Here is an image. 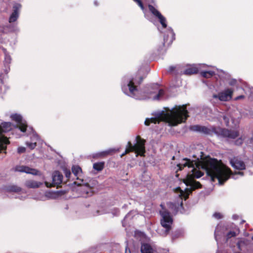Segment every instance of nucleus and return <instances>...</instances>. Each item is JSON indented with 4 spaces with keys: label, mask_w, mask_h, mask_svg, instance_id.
Here are the masks:
<instances>
[{
    "label": "nucleus",
    "mask_w": 253,
    "mask_h": 253,
    "mask_svg": "<svg viewBox=\"0 0 253 253\" xmlns=\"http://www.w3.org/2000/svg\"><path fill=\"white\" fill-rule=\"evenodd\" d=\"M186 161L183 164H179L177 166L178 170H182L184 167L193 168L195 165L196 168L206 170L207 175L211 177L212 181L216 178L219 184L223 185L233 174L244 175L242 171L233 172L231 169L225 166L221 159H196L197 161H190L191 159H183Z\"/></svg>",
    "instance_id": "nucleus-1"
},
{
    "label": "nucleus",
    "mask_w": 253,
    "mask_h": 253,
    "mask_svg": "<svg viewBox=\"0 0 253 253\" xmlns=\"http://www.w3.org/2000/svg\"><path fill=\"white\" fill-rule=\"evenodd\" d=\"M154 116V118L146 119L144 122L146 126H149L151 123L159 124L161 122H165L169 123V126H175L185 122L189 117L186 105L175 106L170 113L162 111L155 114Z\"/></svg>",
    "instance_id": "nucleus-2"
},
{
    "label": "nucleus",
    "mask_w": 253,
    "mask_h": 253,
    "mask_svg": "<svg viewBox=\"0 0 253 253\" xmlns=\"http://www.w3.org/2000/svg\"><path fill=\"white\" fill-rule=\"evenodd\" d=\"M190 129L194 131L202 132L205 134L212 135L213 133L218 136L230 139H235L239 135V132L237 130L228 129L225 128L211 126L208 127L200 125H193L190 127Z\"/></svg>",
    "instance_id": "nucleus-3"
},
{
    "label": "nucleus",
    "mask_w": 253,
    "mask_h": 253,
    "mask_svg": "<svg viewBox=\"0 0 253 253\" xmlns=\"http://www.w3.org/2000/svg\"><path fill=\"white\" fill-rule=\"evenodd\" d=\"M135 143L132 144L130 141H128L126 146L125 151L120 154V157H123L126 154L131 152L134 153L136 157H145V143L146 140L142 138L140 135H137L135 137Z\"/></svg>",
    "instance_id": "nucleus-4"
},
{
    "label": "nucleus",
    "mask_w": 253,
    "mask_h": 253,
    "mask_svg": "<svg viewBox=\"0 0 253 253\" xmlns=\"http://www.w3.org/2000/svg\"><path fill=\"white\" fill-rule=\"evenodd\" d=\"M160 214L162 217L161 220L162 226L166 229L167 234L169 232L171 228V224L173 223V219L170 215V213L166 209L160 211Z\"/></svg>",
    "instance_id": "nucleus-5"
},
{
    "label": "nucleus",
    "mask_w": 253,
    "mask_h": 253,
    "mask_svg": "<svg viewBox=\"0 0 253 253\" xmlns=\"http://www.w3.org/2000/svg\"><path fill=\"white\" fill-rule=\"evenodd\" d=\"M143 80V77L137 76L130 80L127 84V86L132 96L135 95V92L138 91V86L142 83Z\"/></svg>",
    "instance_id": "nucleus-6"
},
{
    "label": "nucleus",
    "mask_w": 253,
    "mask_h": 253,
    "mask_svg": "<svg viewBox=\"0 0 253 253\" xmlns=\"http://www.w3.org/2000/svg\"><path fill=\"white\" fill-rule=\"evenodd\" d=\"M52 182L49 183L45 182V184L47 187H58L62 182L63 175L59 171H55L52 173Z\"/></svg>",
    "instance_id": "nucleus-7"
},
{
    "label": "nucleus",
    "mask_w": 253,
    "mask_h": 253,
    "mask_svg": "<svg viewBox=\"0 0 253 253\" xmlns=\"http://www.w3.org/2000/svg\"><path fill=\"white\" fill-rule=\"evenodd\" d=\"M233 89L232 88H227L224 91L220 92L218 94H213V98H218L221 101H227L230 100L233 95Z\"/></svg>",
    "instance_id": "nucleus-8"
},
{
    "label": "nucleus",
    "mask_w": 253,
    "mask_h": 253,
    "mask_svg": "<svg viewBox=\"0 0 253 253\" xmlns=\"http://www.w3.org/2000/svg\"><path fill=\"white\" fill-rule=\"evenodd\" d=\"M121 147H116L110 148L107 150L100 152L92 154V158H99L101 157H106L109 156H112L115 154L120 152Z\"/></svg>",
    "instance_id": "nucleus-9"
},
{
    "label": "nucleus",
    "mask_w": 253,
    "mask_h": 253,
    "mask_svg": "<svg viewBox=\"0 0 253 253\" xmlns=\"http://www.w3.org/2000/svg\"><path fill=\"white\" fill-rule=\"evenodd\" d=\"M175 40V34L172 30L169 32V34L165 35L164 37V42L159 45L158 48V51H162L164 50L165 44L169 45L171 44L173 40Z\"/></svg>",
    "instance_id": "nucleus-10"
},
{
    "label": "nucleus",
    "mask_w": 253,
    "mask_h": 253,
    "mask_svg": "<svg viewBox=\"0 0 253 253\" xmlns=\"http://www.w3.org/2000/svg\"><path fill=\"white\" fill-rule=\"evenodd\" d=\"M15 171L25 172L33 175H38L39 171L36 169L30 168L27 166H17L14 169Z\"/></svg>",
    "instance_id": "nucleus-11"
},
{
    "label": "nucleus",
    "mask_w": 253,
    "mask_h": 253,
    "mask_svg": "<svg viewBox=\"0 0 253 253\" xmlns=\"http://www.w3.org/2000/svg\"><path fill=\"white\" fill-rule=\"evenodd\" d=\"M21 8V5L19 3H15L13 6V12L9 18V22L12 23L15 22L19 17V11Z\"/></svg>",
    "instance_id": "nucleus-12"
},
{
    "label": "nucleus",
    "mask_w": 253,
    "mask_h": 253,
    "mask_svg": "<svg viewBox=\"0 0 253 253\" xmlns=\"http://www.w3.org/2000/svg\"><path fill=\"white\" fill-rule=\"evenodd\" d=\"M231 166L238 170H244L246 169V165L244 162L239 159H230Z\"/></svg>",
    "instance_id": "nucleus-13"
},
{
    "label": "nucleus",
    "mask_w": 253,
    "mask_h": 253,
    "mask_svg": "<svg viewBox=\"0 0 253 253\" xmlns=\"http://www.w3.org/2000/svg\"><path fill=\"white\" fill-rule=\"evenodd\" d=\"M140 252L141 253H154V250L150 244L143 243L141 244Z\"/></svg>",
    "instance_id": "nucleus-14"
},
{
    "label": "nucleus",
    "mask_w": 253,
    "mask_h": 253,
    "mask_svg": "<svg viewBox=\"0 0 253 253\" xmlns=\"http://www.w3.org/2000/svg\"><path fill=\"white\" fill-rule=\"evenodd\" d=\"M42 184V182L32 180H28L26 181L25 182V185L28 188H39Z\"/></svg>",
    "instance_id": "nucleus-15"
},
{
    "label": "nucleus",
    "mask_w": 253,
    "mask_h": 253,
    "mask_svg": "<svg viewBox=\"0 0 253 253\" xmlns=\"http://www.w3.org/2000/svg\"><path fill=\"white\" fill-rule=\"evenodd\" d=\"M186 185L190 186L192 191L197 189L202 188V185L200 182L196 180H189L187 182H185Z\"/></svg>",
    "instance_id": "nucleus-16"
},
{
    "label": "nucleus",
    "mask_w": 253,
    "mask_h": 253,
    "mask_svg": "<svg viewBox=\"0 0 253 253\" xmlns=\"http://www.w3.org/2000/svg\"><path fill=\"white\" fill-rule=\"evenodd\" d=\"M5 190L7 192L19 193L22 191V188L16 185H9L5 187Z\"/></svg>",
    "instance_id": "nucleus-17"
},
{
    "label": "nucleus",
    "mask_w": 253,
    "mask_h": 253,
    "mask_svg": "<svg viewBox=\"0 0 253 253\" xmlns=\"http://www.w3.org/2000/svg\"><path fill=\"white\" fill-rule=\"evenodd\" d=\"M9 143V141L6 137H3L0 139V153H6V145Z\"/></svg>",
    "instance_id": "nucleus-18"
},
{
    "label": "nucleus",
    "mask_w": 253,
    "mask_h": 253,
    "mask_svg": "<svg viewBox=\"0 0 253 253\" xmlns=\"http://www.w3.org/2000/svg\"><path fill=\"white\" fill-rule=\"evenodd\" d=\"M11 129V123L9 122H4L0 126V134L2 133L9 131Z\"/></svg>",
    "instance_id": "nucleus-19"
},
{
    "label": "nucleus",
    "mask_w": 253,
    "mask_h": 253,
    "mask_svg": "<svg viewBox=\"0 0 253 253\" xmlns=\"http://www.w3.org/2000/svg\"><path fill=\"white\" fill-rule=\"evenodd\" d=\"M198 72L199 69L197 67L192 66L185 69L184 71V73L187 75H191L193 74H197Z\"/></svg>",
    "instance_id": "nucleus-20"
},
{
    "label": "nucleus",
    "mask_w": 253,
    "mask_h": 253,
    "mask_svg": "<svg viewBox=\"0 0 253 253\" xmlns=\"http://www.w3.org/2000/svg\"><path fill=\"white\" fill-rule=\"evenodd\" d=\"M72 171L75 176L77 177V179H79L78 176H80L81 174L82 173V169L79 166H73L72 168Z\"/></svg>",
    "instance_id": "nucleus-21"
},
{
    "label": "nucleus",
    "mask_w": 253,
    "mask_h": 253,
    "mask_svg": "<svg viewBox=\"0 0 253 253\" xmlns=\"http://www.w3.org/2000/svg\"><path fill=\"white\" fill-rule=\"evenodd\" d=\"M222 119L224 120L226 126H229V116L223 113H221L218 116V119L219 120H220Z\"/></svg>",
    "instance_id": "nucleus-22"
},
{
    "label": "nucleus",
    "mask_w": 253,
    "mask_h": 253,
    "mask_svg": "<svg viewBox=\"0 0 253 253\" xmlns=\"http://www.w3.org/2000/svg\"><path fill=\"white\" fill-rule=\"evenodd\" d=\"M104 168V162L95 163L93 165V168L97 171L102 170Z\"/></svg>",
    "instance_id": "nucleus-23"
},
{
    "label": "nucleus",
    "mask_w": 253,
    "mask_h": 253,
    "mask_svg": "<svg viewBox=\"0 0 253 253\" xmlns=\"http://www.w3.org/2000/svg\"><path fill=\"white\" fill-rule=\"evenodd\" d=\"M148 8L149 11L157 18L161 15V13L156 9L153 5L151 4L148 5Z\"/></svg>",
    "instance_id": "nucleus-24"
},
{
    "label": "nucleus",
    "mask_w": 253,
    "mask_h": 253,
    "mask_svg": "<svg viewBox=\"0 0 253 253\" xmlns=\"http://www.w3.org/2000/svg\"><path fill=\"white\" fill-rule=\"evenodd\" d=\"M201 75L202 77L208 79L212 77L215 75L214 71H203L201 72Z\"/></svg>",
    "instance_id": "nucleus-25"
},
{
    "label": "nucleus",
    "mask_w": 253,
    "mask_h": 253,
    "mask_svg": "<svg viewBox=\"0 0 253 253\" xmlns=\"http://www.w3.org/2000/svg\"><path fill=\"white\" fill-rule=\"evenodd\" d=\"M85 187L87 188L86 190H84V192L85 193L86 196L89 197L91 196L93 194V188L89 186L88 183H86L85 185Z\"/></svg>",
    "instance_id": "nucleus-26"
},
{
    "label": "nucleus",
    "mask_w": 253,
    "mask_h": 253,
    "mask_svg": "<svg viewBox=\"0 0 253 253\" xmlns=\"http://www.w3.org/2000/svg\"><path fill=\"white\" fill-rule=\"evenodd\" d=\"M193 158H211L210 156H204V153L203 152L198 150L197 155H193Z\"/></svg>",
    "instance_id": "nucleus-27"
},
{
    "label": "nucleus",
    "mask_w": 253,
    "mask_h": 253,
    "mask_svg": "<svg viewBox=\"0 0 253 253\" xmlns=\"http://www.w3.org/2000/svg\"><path fill=\"white\" fill-rule=\"evenodd\" d=\"M158 18L159 19V21L163 27L166 28L167 26L166 18L162 14L160 15Z\"/></svg>",
    "instance_id": "nucleus-28"
},
{
    "label": "nucleus",
    "mask_w": 253,
    "mask_h": 253,
    "mask_svg": "<svg viewBox=\"0 0 253 253\" xmlns=\"http://www.w3.org/2000/svg\"><path fill=\"white\" fill-rule=\"evenodd\" d=\"M18 127L22 132H25L27 130V125L22 121L18 124Z\"/></svg>",
    "instance_id": "nucleus-29"
},
{
    "label": "nucleus",
    "mask_w": 253,
    "mask_h": 253,
    "mask_svg": "<svg viewBox=\"0 0 253 253\" xmlns=\"http://www.w3.org/2000/svg\"><path fill=\"white\" fill-rule=\"evenodd\" d=\"M192 171L194 172V176L197 178H199L204 175V172L199 170H197L195 168L193 169Z\"/></svg>",
    "instance_id": "nucleus-30"
},
{
    "label": "nucleus",
    "mask_w": 253,
    "mask_h": 253,
    "mask_svg": "<svg viewBox=\"0 0 253 253\" xmlns=\"http://www.w3.org/2000/svg\"><path fill=\"white\" fill-rule=\"evenodd\" d=\"M11 118L13 121H15L18 124L21 123V122L22 121V117L20 115H18L16 114H14L12 116Z\"/></svg>",
    "instance_id": "nucleus-31"
},
{
    "label": "nucleus",
    "mask_w": 253,
    "mask_h": 253,
    "mask_svg": "<svg viewBox=\"0 0 253 253\" xmlns=\"http://www.w3.org/2000/svg\"><path fill=\"white\" fill-rule=\"evenodd\" d=\"M11 60V59L10 56L5 54L4 61V64L5 66H9V64L10 63Z\"/></svg>",
    "instance_id": "nucleus-32"
},
{
    "label": "nucleus",
    "mask_w": 253,
    "mask_h": 253,
    "mask_svg": "<svg viewBox=\"0 0 253 253\" xmlns=\"http://www.w3.org/2000/svg\"><path fill=\"white\" fill-rule=\"evenodd\" d=\"M237 236V234L235 231H229L226 235V241L231 237H235Z\"/></svg>",
    "instance_id": "nucleus-33"
},
{
    "label": "nucleus",
    "mask_w": 253,
    "mask_h": 253,
    "mask_svg": "<svg viewBox=\"0 0 253 253\" xmlns=\"http://www.w3.org/2000/svg\"><path fill=\"white\" fill-rule=\"evenodd\" d=\"M63 171H64V174L65 175V176L67 178H69L70 177V175L71 174V172L70 171V170L68 169H67V168H64L63 169Z\"/></svg>",
    "instance_id": "nucleus-34"
},
{
    "label": "nucleus",
    "mask_w": 253,
    "mask_h": 253,
    "mask_svg": "<svg viewBox=\"0 0 253 253\" xmlns=\"http://www.w3.org/2000/svg\"><path fill=\"white\" fill-rule=\"evenodd\" d=\"M27 145L28 146L29 148L30 149H34L36 146H37V143L36 142H35V143H27Z\"/></svg>",
    "instance_id": "nucleus-35"
},
{
    "label": "nucleus",
    "mask_w": 253,
    "mask_h": 253,
    "mask_svg": "<svg viewBox=\"0 0 253 253\" xmlns=\"http://www.w3.org/2000/svg\"><path fill=\"white\" fill-rule=\"evenodd\" d=\"M213 216L216 219H221L222 217V214L219 212H215Z\"/></svg>",
    "instance_id": "nucleus-36"
},
{
    "label": "nucleus",
    "mask_w": 253,
    "mask_h": 253,
    "mask_svg": "<svg viewBox=\"0 0 253 253\" xmlns=\"http://www.w3.org/2000/svg\"><path fill=\"white\" fill-rule=\"evenodd\" d=\"M26 151V148L24 147H20L18 148V152L19 153H22L25 152Z\"/></svg>",
    "instance_id": "nucleus-37"
},
{
    "label": "nucleus",
    "mask_w": 253,
    "mask_h": 253,
    "mask_svg": "<svg viewBox=\"0 0 253 253\" xmlns=\"http://www.w3.org/2000/svg\"><path fill=\"white\" fill-rule=\"evenodd\" d=\"M164 94V91L163 89H161L159 90L157 96L158 97L162 96Z\"/></svg>",
    "instance_id": "nucleus-38"
},
{
    "label": "nucleus",
    "mask_w": 253,
    "mask_h": 253,
    "mask_svg": "<svg viewBox=\"0 0 253 253\" xmlns=\"http://www.w3.org/2000/svg\"><path fill=\"white\" fill-rule=\"evenodd\" d=\"M245 96L244 95H240L236 98V100L244 98Z\"/></svg>",
    "instance_id": "nucleus-39"
},
{
    "label": "nucleus",
    "mask_w": 253,
    "mask_h": 253,
    "mask_svg": "<svg viewBox=\"0 0 253 253\" xmlns=\"http://www.w3.org/2000/svg\"><path fill=\"white\" fill-rule=\"evenodd\" d=\"M236 83V81L235 80H234V81H231V82L229 83V84H230V85H234Z\"/></svg>",
    "instance_id": "nucleus-40"
},
{
    "label": "nucleus",
    "mask_w": 253,
    "mask_h": 253,
    "mask_svg": "<svg viewBox=\"0 0 253 253\" xmlns=\"http://www.w3.org/2000/svg\"><path fill=\"white\" fill-rule=\"evenodd\" d=\"M131 253L130 250L129 249L127 250V247L126 249V253Z\"/></svg>",
    "instance_id": "nucleus-41"
},
{
    "label": "nucleus",
    "mask_w": 253,
    "mask_h": 253,
    "mask_svg": "<svg viewBox=\"0 0 253 253\" xmlns=\"http://www.w3.org/2000/svg\"><path fill=\"white\" fill-rule=\"evenodd\" d=\"M173 69V67H171V70H172Z\"/></svg>",
    "instance_id": "nucleus-42"
},
{
    "label": "nucleus",
    "mask_w": 253,
    "mask_h": 253,
    "mask_svg": "<svg viewBox=\"0 0 253 253\" xmlns=\"http://www.w3.org/2000/svg\"><path fill=\"white\" fill-rule=\"evenodd\" d=\"M172 159H174V158H175V157H174V156H173V157H172Z\"/></svg>",
    "instance_id": "nucleus-43"
},
{
    "label": "nucleus",
    "mask_w": 253,
    "mask_h": 253,
    "mask_svg": "<svg viewBox=\"0 0 253 253\" xmlns=\"http://www.w3.org/2000/svg\"><path fill=\"white\" fill-rule=\"evenodd\" d=\"M252 239L253 240V236L252 237Z\"/></svg>",
    "instance_id": "nucleus-44"
}]
</instances>
